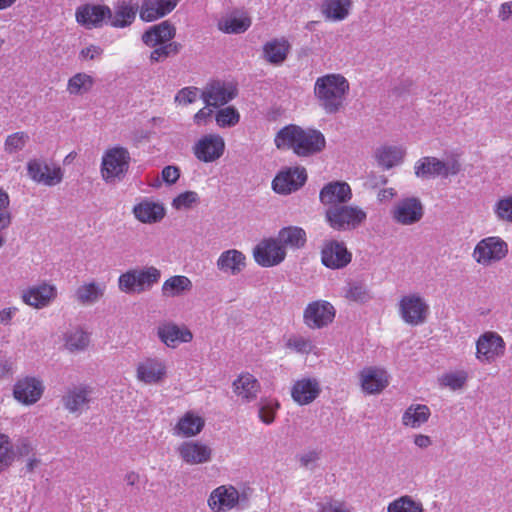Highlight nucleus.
<instances>
[{
  "instance_id": "obj_1",
  "label": "nucleus",
  "mask_w": 512,
  "mask_h": 512,
  "mask_svg": "<svg viewBox=\"0 0 512 512\" xmlns=\"http://www.w3.org/2000/svg\"><path fill=\"white\" fill-rule=\"evenodd\" d=\"M325 143V137L320 131L296 125L282 128L275 137L278 149H291L299 157H308L322 151Z\"/></svg>"
},
{
  "instance_id": "obj_2",
  "label": "nucleus",
  "mask_w": 512,
  "mask_h": 512,
  "mask_svg": "<svg viewBox=\"0 0 512 512\" xmlns=\"http://www.w3.org/2000/svg\"><path fill=\"white\" fill-rule=\"evenodd\" d=\"M350 84L341 74H326L314 84V95L322 109L329 114L340 111L345 103Z\"/></svg>"
},
{
  "instance_id": "obj_3",
  "label": "nucleus",
  "mask_w": 512,
  "mask_h": 512,
  "mask_svg": "<svg viewBox=\"0 0 512 512\" xmlns=\"http://www.w3.org/2000/svg\"><path fill=\"white\" fill-rule=\"evenodd\" d=\"M131 156L127 148L115 146L107 149L101 161L100 173L106 183L122 180L130 166Z\"/></svg>"
},
{
  "instance_id": "obj_4",
  "label": "nucleus",
  "mask_w": 512,
  "mask_h": 512,
  "mask_svg": "<svg viewBox=\"0 0 512 512\" xmlns=\"http://www.w3.org/2000/svg\"><path fill=\"white\" fill-rule=\"evenodd\" d=\"M325 218L332 229L350 231L361 226L366 221L367 214L358 206L343 204L327 208Z\"/></svg>"
},
{
  "instance_id": "obj_5",
  "label": "nucleus",
  "mask_w": 512,
  "mask_h": 512,
  "mask_svg": "<svg viewBox=\"0 0 512 512\" xmlns=\"http://www.w3.org/2000/svg\"><path fill=\"white\" fill-rule=\"evenodd\" d=\"M460 170L461 164L457 156H452L445 161L436 157L425 156L420 158L414 165L415 175L423 179L447 178L457 175Z\"/></svg>"
},
{
  "instance_id": "obj_6",
  "label": "nucleus",
  "mask_w": 512,
  "mask_h": 512,
  "mask_svg": "<svg viewBox=\"0 0 512 512\" xmlns=\"http://www.w3.org/2000/svg\"><path fill=\"white\" fill-rule=\"evenodd\" d=\"M161 272L154 266L132 269L119 276L118 286L125 293H141L158 283Z\"/></svg>"
},
{
  "instance_id": "obj_7",
  "label": "nucleus",
  "mask_w": 512,
  "mask_h": 512,
  "mask_svg": "<svg viewBox=\"0 0 512 512\" xmlns=\"http://www.w3.org/2000/svg\"><path fill=\"white\" fill-rule=\"evenodd\" d=\"M508 245L497 236H490L480 240L472 253L473 259L483 266H489L506 257Z\"/></svg>"
},
{
  "instance_id": "obj_8",
  "label": "nucleus",
  "mask_w": 512,
  "mask_h": 512,
  "mask_svg": "<svg viewBox=\"0 0 512 512\" xmlns=\"http://www.w3.org/2000/svg\"><path fill=\"white\" fill-rule=\"evenodd\" d=\"M506 343L496 332L483 333L476 342V358L480 362L492 363L505 354Z\"/></svg>"
},
{
  "instance_id": "obj_9",
  "label": "nucleus",
  "mask_w": 512,
  "mask_h": 512,
  "mask_svg": "<svg viewBox=\"0 0 512 512\" xmlns=\"http://www.w3.org/2000/svg\"><path fill=\"white\" fill-rule=\"evenodd\" d=\"M28 176L36 183L45 186H55L61 183L63 171L60 166L48 164L40 159H31L27 163Z\"/></svg>"
},
{
  "instance_id": "obj_10",
  "label": "nucleus",
  "mask_w": 512,
  "mask_h": 512,
  "mask_svg": "<svg viewBox=\"0 0 512 512\" xmlns=\"http://www.w3.org/2000/svg\"><path fill=\"white\" fill-rule=\"evenodd\" d=\"M255 262L262 267H273L284 261L286 250L276 238L259 242L253 250Z\"/></svg>"
},
{
  "instance_id": "obj_11",
  "label": "nucleus",
  "mask_w": 512,
  "mask_h": 512,
  "mask_svg": "<svg viewBox=\"0 0 512 512\" xmlns=\"http://www.w3.org/2000/svg\"><path fill=\"white\" fill-rule=\"evenodd\" d=\"M225 151V141L218 134L202 136L193 146L194 156L201 162L211 163L218 160Z\"/></svg>"
},
{
  "instance_id": "obj_12",
  "label": "nucleus",
  "mask_w": 512,
  "mask_h": 512,
  "mask_svg": "<svg viewBox=\"0 0 512 512\" xmlns=\"http://www.w3.org/2000/svg\"><path fill=\"white\" fill-rule=\"evenodd\" d=\"M334 307L327 301L317 300L309 303L304 310L303 318L309 328H322L333 321Z\"/></svg>"
},
{
  "instance_id": "obj_13",
  "label": "nucleus",
  "mask_w": 512,
  "mask_h": 512,
  "mask_svg": "<svg viewBox=\"0 0 512 512\" xmlns=\"http://www.w3.org/2000/svg\"><path fill=\"white\" fill-rule=\"evenodd\" d=\"M307 180L305 168H288L280 171L272 181V188L279 194H290L302 187Z\"/></svg>"
},
{
  "instance_id": "obj_14",
  "label": "nucleus",
  "mask_w": 512,
  "mask_h": 512,
  "mask_svg": "<svg viewBox=\"0 0 512 512\" xmlns=\"http://www.w3.org/2000/svg\"><path fill=\"white\" fill-rule=\"evenodd\" d=\"M110 7L107 5L83 4L75 11L76 22L86 29L100 28L107 24Z\"/></svg>"
},
{
  "instance_id": "obj_15",
  "label": "nucleus",
  "mask_w": 512,
  "mask_h": 512,
  "mask_svg": "<svg viewBox=\"0 0 512 512\" xmlns=\"http://www.w3.org/2000/svg\"><path fill=\"white\" fill-rule=\"evenodd\" d=\"M237 87L233 83L212 81L201 94L207 106L219 107L227 104L237 96Z\"/></svg>"
},
{
  "instance_id": "obj_16",
  "label": "nucleus",
  "mask_w": 512,
  "mask_h": 512,
  "mask_svg": "<svg viewBox=\"0 0 512 512\" xmlns=\"http://www.w3.org/2000/svg\"><path fill=\"white\" fill-rule=\"evenodd\" d=\"M167 377V367L164 361L157 357H147L136 367V378L144 384H159Z\"/></svg>"
},
{
  "instance_id": "obj_17",
  "label": "nucleus",
  "mask_w": 512,
  "mask_h": 512,
  "mask_svg": "<svg viewBox=\"0 0 512 512\" xmlns=\"http://www.w3.org/2000/svg\"><path fill=\"white\" fill-rule=\"evenodd\" d=\"M399 309L403 320L415 326L425 321L429 307L419 295L410 294L401 298Z\"/></svg>"
},
{
  "instance_id": "obj_18",
  "label": "nucleus",
  "mask_w": 512,
  "mask_h": 512,
  "mask_svg": "<svg viewBox=\"0 0 512 512\" xmlns=\"http://www.w3.org/2000/svg\"><path fill=\"white\" fill-rule=\"evenodd\" d=\"M57 296V289L54 285L43 282L30 286L21 293L22 301L33 308L42 309L47 307Z\"/></svg>"
},
{
  "instance_id": "obj_19",
  "label": "nucleus",
  "mask_w": 512,
  "mask_h": 512,
  "mask_svg": "<svg viewBox=\"0 0 512 512\" xmlns=\"http://www.w3.org/2000/svg\"><path fill=\"white\" fill-rule=\"evenodd\" d=\"M351 259L352 255L345 244L335 240L326 242L321 251L323 265L331 269L343 268L351 262Z\"/></svg>"
},
{
  "instance_id": "obj_20",
  "label": "nucleus",
  "mask_w": 512,
  "mask_h": 512,
  "mask_svg": "<svg viewBox=\"0 0 512 512\" xmlns=\"http://www.w3.org/2000/svg\"><path fill=\"white\" fill-rule=\"evenodd\" d=\"M177 452L188 465L204 464L212 458L211 447L200 441H185L179 445Z\"/></svg>"
},
{
  "instance_id": "obj_21",
  "label": "nucleus",
  "mask_w": 512,
  "mask_h": 512,
  "mask_svg": "<svg viewBox=\"0 0 512 512\" xmlns=\"http://www.w3.org/2000/svg\"><path fill=\"white\" fill-rule=\"evenodd\" d=\"M319 198L323 205L331 208L349 202L352 198V191L346 182H330L321 189Z\"/></svg>"
},
{
  "instance_id": "obj_22",
  "label": "nucleus",
  "mask_w": 512,
  "mask_h": 512,
  "mask_svg": "<svg viewBox=\"0 0 512 512\" xmlns=\"http://www.w3.org/2000/svg\"><path fill=\"white\" fill-rule=\"evenodd\" d=\"M392 215L397 223L411 225L422 218L423 206L417 198H405L396 204Z\"/></svg>"
},
{
  "instance_id": "obj_23",
  "label": "nucleus",
  "mask_w": 512,
  "mask_h": 512,
  "mask_svg": "<svg viewBox=\"0 0 512 512\" xmlns=\"http://www.w3.org/2000/svg\"><path fill=\"white\" fill-rule=\"evenodd\" d=\"M42 382L34 377H25L16 382L13 394L16 400L31 405L36 403L43 394Z\"/></svg>"
},
{
  "instance_id": "obj_24",
  "label": "nucleus",
  "mask_w": 512,
  "mask_h": 512,
  "mask_svg": "<svg viewBox=\"0 0 512 512\" xmlns=\"http://www.w3.org/2000/svg\"><path fill=\"white\" fill-rule=\"evenodd\" d=\"M159 339L168 347L175 348L180 343L192 341L193 334L185 326H178L172 322H164L157 328Z\"/></svg>"
},
{
  "instance_id": "obj_25",
  "label": "nucleus",
  "mask_w": 512,
  "mask_h": 512,
  "mask_svg": "<svg viewBox=\"0 0 512 512\" xmlns=\"http://www.w3.org/2000/svg\"><path fill=\"white\" fill-rule=\"evenodd\" d=\"M321 393V387L315 378H302L291 387V397L300 406L312 403Z\"/></svg>"
},
{
  "instance_id": "obj_26",
  "label": "nucleus",
  "mask_w": 512,
  "mask_h": 512,
  "mask_svg": "<svg viewBox=\"0 0 512 512\" xmlns=\"http://www.w3.org/2000/svg\"><path fill=\"white\" fill-rule=\"evenodd\" d=\"M239 502V493L233 486H219L212 491L208 505L214 512H226Z\"/></svg>"
},
{
  "instance_id": "obj_27",
  "label": "nucleus",
  "mask_w": 512,
  "mask_h": 512,
  "mask_svg": "<svg viewBox=\"0 0 512 512\" xmlns=\"http://www.w3.org/2000/svg\"><path fill=\"white\" fill-rule=\"evenodd\" d=\"M361 387L367 394H379L389 384L387 372L378 367H366L360 373Z\"/></svg>"
},
{
  "instance_id": "obj_28",
  "label": "nucleus",
  "mask_w": 512,
  "mask_h": 512,
  "mask_svg": "<svg viewBox=\"0 0 512 512\" xmlns=\"http://www.w3.org/2000/svg\"><path fill=\"white\" fill-rule=\"evenodd\" d=\"M92 388L88 385H79L69 388L62 397L64 407L70 413L82 412L88 407L91 400Z\"/></svg>"
},
{
  "instance_id": "obj_29",
  "label": "nucleus",
  "mask_w": 512,
  "mask_h": 512,
  "mask_svg": "<svg viewBox=\"0 0 512 512\" xmlns=\"http://www.w3.org/2000/svg\"><path fill=\"white\" fill-rule=\"evenodd\" d=\"M178 0H144L140 6L139 15L145 22H152L172 12Z\"/></svg>"
},
{
  "instance_id": "obj_30",
  "label": "nucleus",
  "mask_w": 512,
  "mask_h": 512,
  "mask_svg": "<svg viewBox=\"0 0 512 512\" xmlns=\"http://www.w3.org/2000/svg\"><path fill=\"white\" fill-rule=\"evenodd\" d=\"M260 389L259 381L249 372L241 373L233 382L234 393L245 402L254 401Z\"/></svg>"
},
{
  "instance_id": "obj_31",
  "label": "nucleus",
  "mask_w": 512,
  "mask_h": 512,
  "mask_svg": "<svg viewBox=\"0 0 512 512\" xmlns=\"http://www.w3.org/2000/svg\"><path fill=\"white\" fill-rule=\"evenodd\" d=\"M137 11V6L121 1L114 7L113 12L110 9V16H107V24L114 28L128 27L134 22Z\"/></svg>"
},
{
  "instance_id": "obj_32",
  "label": "nucleus",
  "mask_w": 512,
  "mask_h": 512,
  "mask_svg": "<svg viewBox=\"0 0 512 512\" xmlns=\"http://www.w3.org/2000/svg\"><path fill=\"white\" fill-rule=\"evenodd\" d=\"M176 29L168 21L150 27L142 35V41L150 47L165 44L175 37Z\"/></svg>"
},
{
  "instance_id": "obj_33",
  "label": "nucleus",
  "mask_w": 512,
  "mask_h": 512,
  "mask_svg": "<svg viewBox=\"0 0 512 512\" xmlns=\"http://www.w3.org/2000/svg\"><path fill=\"white\" fill-rule=\"evenodd\" d=\"M245 266L246 256L236 249H230L222 252L217 259V268L230 275L239 274Z\"/></svg>"
},
{
  "instance_id": "obj_34",
  "label": "nucleus",
  "mask_w": 512,
  "mask_h": 512,
  "mask_svg": "<svg viewBox=\"0 0 512 512\" xmlns=\"http://www.w3.org/2000/svg\"><path fill=\"white\" fill-rule=\"evenodd\" d=\"M290 48L288 40L275 38L263 45V57L272 65H280L286 60Z\"/></svg>"
},
{
  "instance_id": "obj_35",
  "label": "nucleus",
  "mask_w": 512,
  "mask_h": 512,
  "mask_svg": "<svg viewBox=\"0 0 512 512\" xmlns=\"http://www.w3.org/2000/svg\"><path fill=\"white\" fill-rule=\"evenodd\" d=\"M204 427V419L193 412H186L177 422L174 433L178 436L192 437Z\"/></svg>"
},
{
  "instance_id": "obj_36",
  "label": "nucleus",
  "mask_w": 512,
  "mask_h": 512,
  "mask_svg": "<svg viewBox=\"0 0 512 512\" xmlns=\"http://www.w3.org/2000/svg\"><path fill=\"white\" fill-rule=\"evenodd\" d=\"M133 212L135 217L143 223L158 222L165 215L164 207L161 204L148 200L137 204L134 207Z\"/></svg>"
},
{
  "instance_id": "obj_37",
  "label": "nucleus",
  "mask_w": 512,
  "mask_h": 512,
  "mask_svg": "<svg viewBox=\"0 0 512 512\" xmlns=\"http://www.w3.org/2000/svg\"><path fill=\"white\" fill-rule=\"evenodd\" d=\"M278 243L286 248L299 249L306 243V232L297 226H288L278 232Z\"/></svg>"
},
{
  "instance_id": "obj_38",
  "label": "nucleus",
  "mask_w": 512,
  "mask_h": 512,
  "mask_svg": "<svg viewBox=\"0 0 512 512\" xmlns=\"http://www.w3.org/2000/svg\"><path fill=\"white\" fill-rule=\"evenodd\" d=\"M431 415L428 406L423 404L410 405L402 415V424L410 428H419L426 423Z\"/></svg>"
},
{
  "instance_id": "obj_39",
  "label": "nucleus",
  "mask_w": 512,
  "mask_h": 512,
  "mask_svg": "<svg viewBox=\"0 0 512 512\" xmlns=\"http://www.w3.org/2000/svg\"><path fill=\"white\" fill-rule=\"evenodd\" d=\"M192 289L191 280L184 275L171 276L162 285V294L166 297H176Z\"/></svg>"
},
{
  "instance_id": "obj_40",
  "label": "nucleus",
  "mask_w": 512,
  "mask_h": 512,
  "mask_svg": "<svg viewBox=\"0 0 512 512\" xmlns=\"http://www.w3.org/2000/svg\"><path fill=\"white\" fill-rule=\"evenodd\" d=\"M105 286H100L95 282L85 283L79 286L75 291V299L82 305L93 304L104 294Z\"/></svg>"
},
{
  "instance_id": "obj_41",
  "label": "nucleus",
  "mask_w": 512,
  "mask_h": 512,
  "mask_svg": "<svg viewBox=\"0 0 512 512\" xmlns=\"http://www.w3.org/2000/svg\"><path fill=\"white\" fill-rule=\"evenodd\" d=\"M350 6L351 0H326L322 11L328 19L339 21L348 16Z\"/></svg>"
},
{
  "instance_id": "obj_42",
  "label": "nucleus",
  "mask_w": 512,
  "mask_h": 512,
  "mask_svg": "<svg viewBox=\"0 0 512 512\" xmlns=\"http://www.w3.org/2000/svg\"><path fill=\"white\" fill-rule=\"evenodd\" d=\"M16 459V451L11 437L0 432V473L10 468Z\"/></svg>"
},
{
  "instance_id": "obj_43",
  "label": "nucleus",
  "mask_w": 512,
  "mask_h": 512,
  "mask_svg": "<svg viewBox=\"0 0 512 512\" xmlns=\"http://www.w3.org/2000/svg\"><path fill=\"white\" fill-rule=\"evenodd\" d=\"M94 79L86 73H76L67 82V91L70 95H82L89 92L93 85Z\"/></svg>"
},
{
  "instance_id": "obj_44",
  "label": "nucleus",
  "mask_w": 512,
  "mask_h": 512,
  "mask_svg": "<svg viewBox=\"0 0 512 512\" xmlns=\"http://www.w3.org/2000/svg\"><path fill=\"white\" fill-rule=\"evenodd\" d=\"M251 25L248 17L230 16L218 22V28L224 33L239 34L245 32Z\"/></svg>"
},
{
  "instance_id": "obj_45",
  "label": "nucleus",
  "mask_w": 512,
  "mask_h": 512,
  "mask_svg": "<svg viewBox=\"0 0 512 512\" xmlns=\"http://www.w3.org/2000/svg\"><path fill=\"white\" fill-rule=\"evenodd\" d=\"M388 512H423V505L410 496H402L388 505Z\"/></svg>"
},
{
  "instance_id": "obj_46",
  "label": "nucleus",
  "mask_w": 512,
  "mask_h": 512,
  "mask_svg": "<svg viewBox=\"0 0 512 512\" xmlns=\"http://www.w3.org/2000/svg\"><path fill=\"white\" fill-rule=\"evenodd\" d=\"M280 408V403L276 399L262 398L259 402V418L260 420L269 425L274 422L276 412Z\"/></svg>"
},
{
  "instance_id": "obj_47",
  "label": "nucleus",
  "mask_w": 512,
  "mask_h": 512,
  "mask_svg": "<svg viewBox=\"0 0 512 512\" xmlns=\"http://www.w3.org/2000/svg\"><path fill=\"white\" fill-rule=\"evenodd\" d=\"M216 123L219 127L235 126L240 120V114L234 107L220 109L215 115Z\"/></svg>"
},
{
  "instance_id": "obj_48",
  "label": "nucleus",
  "mask_w": 512,
  "mask_h": 512,
  "mask_svg": "<svg viewBox=\"0 0 512 512\" xmlns=\"http://www.w3.org/2000/svg\"><path fill=\"white\" fill-rule=\"evenodd\" d=\"M401 152L392 147H383L377 153L378 162L385 168H391L401 159Z\"/></svg>"
},
{
  "instance_id": "obj_49",
  "label": "nucleus",
  "mask_w": 512,
  "mask_h": 512,
  "mask_svg": "<svg viewBox=\"0 0 512 512\" xmlns=\"http://www.w3.org/2000/svg\"><path fill=\"white\" fill-rule=\"evenodd\" d=\"M88 343V334L80 329H77L67 336L65 346L70 351H77L87 347Z\"/></svg>"
},
{
  "instance_id": "obj_50",
  "label": "nucleus",
  "mask_w": 512,
  "mask_h": 512,
  "mask_svg": "<svg viewBox=\"0 0 512 512\" xmlns=\"http://www.w3.org/2000/svg\"><path fill=\"white\" fill-rule=\"evenodd\" d=\"M29 137L25 132H16L7 136L4 144L5 151L9 154L22 150Z\"/></svg>"
},
{
  "instance_id": "obj_51",
  "label": "nucleus",
  "mask_w": 512,
  "mask_h": 512,
  "mask_svg": "<svg viewBox=\"0 0 512 512\" xmlns=\"http://www.w3.org/2000/svg\"><path fill=\"white\" fill-rule=\"evenodd\" d=\"M181 45L176 42H171L168 44H164L158 48H155L151 54L150 59L155 62L162 61L166 59L171 54H177L180 50Z\"/></svg>"
},
{
  "instance_id": "obj_52",
  "label": "nucleus",
  "mask_w": 512,
  "mask_h": 512,
  "mask_svg": "<svg viewBox=\"0 0 512 512\" xmlns=\"http://www.w3.org/2000/svg\"><path fill=\"white\" fill-rule=\"evenodd\" d=\"M287 347L301 354H308L313 349L312 341L303 336H293L288 339Z\"/></svg>"
},
{
  "instance_id": "obj_53",
  "label": "nucleus",
  "mask_w": 512,
  "mask_h": 512,
  "mask_svg": "<svg viewBox=\"0 0 512 512\" xmlns=\"http://www.w3.org/2000/svg\"><path fill=\"white\" fill-rule=\"evenodd\" d=\"M199 200L198 194L194 191H186L173 199L172 205L175 209H189Z\"/></svg>"
},
{
  "instance_id": "obj_54",
  "label": "nucleus",
  "mask_w": 512,
  "mask_h": 512,
  "mask_svg": "<svg viewBox=\"0 0 512 512\" xmlns=\"http://www.w3.org/2000/svg\"><path fill=\"white\" fill-rule=\"evenodd\" d=\"M494 211L500 220L512 222V196L500 199Z\"/></svg>"
},
{
  "instance_id": "obj_55",
  "label": "nucleus",
  "mask_w": 512,
  "mask_h": 512,
  "mask_svg": "<svg viewBox=\"0 0 512 512\" xmlns=\"http://www.w3.org/2000/svg\"><path fill=\"white\" fill-rule=\"evenodd\" d=\"M466 379L467 376L464 372L448 373L442 376L441 382L444 386H448L453 390H457L464 386Z\"/></svg>"
},
{
  "instance_id": "obj_56",
  "label": "nucleus",
  "mask_w": 512,
  "mask_h": 512,
  "mask_svg": "<svg viewBox=\"0 0 512 512\" xmlns=\"http://www.w3.org/2000/svg\"><path fill=\"white\" fill-rule=\"evenodd\" d=\"M198 88L185 87L179 90L175 96V101L179 104L187 105L194 103L198 98Z\"/></svg>"
},
{
  "instance_id": "obj_57",
  "label": "nucleus",
  "mask_w": 512,
  "mask_h": 512,
  "mask_svg": "<svg viewBox=\"0 0 512 512\" xmlns=\"http://www.w3.org/2000/svg\"><path fill=\"white\" fill-rule=\"evenodd\" d=\"M346 298L352 301L365 302L369 298V295L363 286L354 285L347 290Z\"/></svg>"
},
{
  "instance_id": "obj_58",
  "label": "nucleus",
  "mask_w": 512,
  "mask_h": 512,
  "mask_svg": "<svg viewBox=\"0 0 512 512\" xmlns=\"http://www.w3.org/2000/svg\"><path fill=\"white\" fill-rule=\"evenodd\" d=\"M213 111L208 107L201 108L193 117V121L197 126H207L212 122Z\"/></svg>"
},
{
  "instance_id": "obj_59",
  "label": "nucleus",
  "mask_w": 512,
  "mask_h": 512,
  "mask_svg": "<svg viewBox=\"0 0 512 512\" xmlns=\"http://www.w3.org/2000/svg\"><path fill=\"white\" fill-rule=\"evenodd\" d=\"M320 512H350V510L344 502L330 500L322 504Z\"/></svg>"
},
{
  "instance_id": "obj_60",
  "label": "nucleus",
  "mask_w": 512,
  "mask_h": 512,
  "mask_svg": "<svg viewBox=\"0 0 512 512\" xmlns=\"http://www.w3.org/2000/svg\"><path fill=\"white\" fill-rule=\"evenodd\" d=\"M180 177V170L176 166H166L162 170V179L168 184H174Z\"/></svg>"
},
{
  "instance_id": "obj_61",
  "label": "nucleus",
  "mask_w": 512,
  "mask_h": 512,
  "mask_svg": "<svg viewBox=\"0 0 512 512\" xmlns=\"http://www.w3.org/2000/svg\"><path fill=\"white\" fill-rule=\"evenodd\" d=\"M16 456L20 457H29L32 456L34 453V447L32 443L28 439H22L19 441L17 447L15 448Z\"/></svg>"
},
{
  "instance_id": "obj_62",
  "label": "nucleus",
  "mask_w": 512,
  "mask_h": 512,
  "mask_svg": "<svg viewBox=\"0 0 512 512\" xmlns=\"http://www.w3.org/2000/svg\"><path fill=\"white\" fill-rule=\"evenodd\" d=\"M102 53L103 50L101 47L97 45H89L80 51V57L83 59L93 60L97 57H100Z\"/></svg>"
},
{
  "instance_id": "obj_63",
  "label": "nucleus",
  "mask_w": 512,
  "mask_h": 512,
  "mask_svg": "<svg viewBox=\"0 0 512 512\" xmlns=\"http://www.w3.org/2000/svg\"><path fill=\"white\" fill-rule=\"evenodd\" d=\"M498 18L502 22H507L512 19V1L504 2L500 5L498 10Z\"/></svg>"
},
{
  "instance_id": "obj_64",
  "label": "nucleus",
  "mask_w": 512,
  "mask_h": 512,
  "mask_svg": "<svg viewBox=\"0 0 512 512\" xmlns=\"http://www.w3.org/2000/svg\"><path fill=\"white\" fill-rule=\"evenodd\" d=\"M18 312L17 307H9L0 311V324L8 325L13 316Z\"/></svg>"
}]
</instances>
